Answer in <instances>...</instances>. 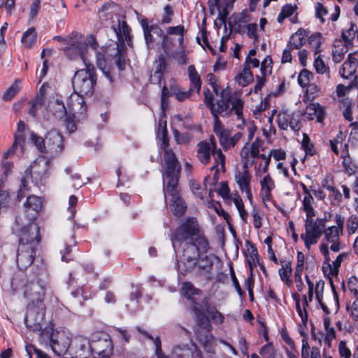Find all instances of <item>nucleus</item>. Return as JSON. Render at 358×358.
Masks as SVG:
<instances>
[{
    "mask_svg": "<svg viewBox=\"0 0 358 358\" xmlns=\"http://www.w3.org/2000/svg\"><path fill=\"white\" fill-rule=\"evenodd\" d=\"M45 292L36 283H30L25 286L24 297L29 301L24 316L26 327L33 332H40L43 341L50 343L54 353L58 356L64 355L70 348L71 340L64 332L52 328L42 329V322L45 315L44 303Z\"/></svg>",
    "mask_w": 358,
    "mask_h": 358,
    "instance_id": "1",
    "label": "nucleus"
},
{
    "mask_svg": "<svg viewBox=\"0 0 358 358\" xmlns=\"http://www.w3.org/2000/svg\"><path fill=\"white\" fill-rule=\"evenodd\" d=\"M182 289L184 296L192 303L191 310L197 325L195 330L196 339L206 352L215 353V341L212 334L213 327L210 321L216 324H222L224 316L207 297L202 299L203 308H201L200 303L194 296L201 294V290L195 287L192 282H184Z\"/></svg>",
    "mask_w": 358,
    "mask_h": 358,
    "instance_id": "2",
    "label": "nucleus"
},
{
    "mask_svg": "<svg viewBox=\"0 0 358 358\" xmlns=\"http://www.w3.org/2000/svg\"><path fill=\"white\" fill-rule=\"evenodd\" d=\"M17 238V248L16 252V264L20 271H26L31 266V273L34 279H43L48 275L47 265L44 260L36 259V250L41 243L42 236L40 227L37 224L29 223L22 227L16 234ZM35 283L34 281L27 282L25 286L30 283ZM43 289V287L38 283ZM24 290H23V292Z\"/></svg>",
    "mask_w": 358,
    "mask_h": 358,
    "instance_id": "3",
    "label": "nucleus"
},
{
    "mask_svg": "<svg viewBox=\"0 0 358 358\" xmlns=\"http://www.w3.org/2000/svg\"><path fill=\"white\" fill-rule=\"evenodd\" d=\"M203 103L209 109L210 113L216 111L220 106L224 107H230L234 110V114L237 117V120L244 122L243 117V106L244 101L236 94L232 93L229 90L224 89L220 91V99L214 102V94L208 88L203 90Z\"/></svg>",
    "mask_w": 358,
    "mask_h": 358,
    "instance_id": "4",
    "label": "nucleus"
},
{
    "mask_svg": "<svg viewBox=\"0 0 358 358\" xmlns=\"http://www.w3.org/2000/svg\"><path fill=\"white\" fill-rule=\"evenodd\" d=\"M180 173L181 171L178 169L175 172L168 171L166 173H163L164 197H166L167 194L171 196L170 208L178 217H182L187 211L186 203L180 195L178 187Z\"/></svg>",
    "mask_w": 358,
    "mask_h": 358,
    "instance_id": "5",
    "label": "nucleus"
},
{
    "mask_svg": "<svg viewBox=\"0 0 358 358\" xmlns=\"http://www.w3.org/2000/svg\"><path fill=\"white\" fill-rule=\"evenodd\" d=\"M48 108L57 119H62L66 115L67 110L70 113L85 114L87 106L83 99L71 94L67 99L66 106L64 104L63 96L58 94H52L49 97Z\"/></svg>",
    "mask_w": 358,
    "mask_h": 358,
    "instance_id": "6",
    "label": "nucleus"
},
{
    "mask_svg": "<svg viewBox=\"0 0 358 358\" xmlns=\"http://www.w3.org/2000/svg\"><path fill=\"white\" fill-rule=\"evenodd\" d=\"M171 240L180 243L196 241L199 245H203L206 241H208L197 219L194 217H187L173 231Z\"/></svg>",
    "mask_w": 358,
    "mask_h": 358,
    "instance_id": "7",
    "label": "nucleus"
},
{
    "mask_svg": "<svg viewBox=\"0 0 358 358\" xmlns=\"http://www.w3.org/2000/svg\"><path fill=\"white\" fill-rule=\"evenodd\" d=\"M97 83V75L94 66L92 64H87L85 69L78 70L72 79V85L78 98L83 96H91L94 92V87Z\"/></svg>",
    "mask_w": 358,
    "mask_h": 358,
    "instance_id": "8",
    "label": "nucleus"
},
{
    "mask_svg": "<svg viewBox=\"0 0 358 358\" xmlns=\"http://www.w3.org/2000/svg\"><path fill=\"white\" fill-rule=\"evenodd\" d=\"M210 142L201 141L197 144L196 157L203 165H208L210 162L211 156L214 158L213 165L210 171L218 173V166H221L223 171H225V155L222 150L217 148L213 137L210 138Z\"/></svg>",
    "mask_w": 358,
    "mask_h": 358,
    "instance_id": "9",
    "label": "nucleus"
},
{
    "mask_svg": "<svg viewBox=\"0 0 358 358\" xmlns=\"http://www.w3.org/2000/svg\"><path fill=\"white\" fill-rule=\"evenodd\" d=\"M210 248L208 241L203 245H199L196 241L185 242L182 257L183 261L178 264V269L182 275L192 271L196 267V259L201 253H207Z\"/></svg>",
    "mask_w": 358,
    "mask_h": 358,
    "instance_id": "10",
    "label": "nucleus"
},
{
    "mask_svg": "<svg viewBox=\"0 0 358 358\" xmlns=\"http://www.w3.org/2000/svg\"><path fill=\"white\" fill-rule=\"evenodd\" d=\"M114 345L110 336L106 331H95L90 340V351L99 358H110L113 355Z\"/></svg>",
    "mask_w": 358,
    "mask_h": 358,
    "instance_id": "11",
    "label": "nucleus"
},
{
    "mask_svg": "<svg viewBox=\"0 0 358 358\" xmlns=\"http://www.w3.org/2000/svg\"><path fill=\"white\" fill-rule=\"evenodd\" d=\"M78 36L82 38V36L78 33L72 32L71 34L68 45L63 48L64 54L70 59H81L85 66L90 64L87 62V44L85 41L78 38Z\"/></svg>",
    "mask_w": 358,
    "mask_h": 358,
    "instance_id": "12",
    "label": "nucleus"
},
{
    "mask_svg": "<svg viewBox=\"0 0 358 358\" xmlns=\"http://www.w3.org/2000/svg\"><path fill=\"white\" fill-rule=\"evenodd\" d=\"M169 146V138L166 128V123L162 129V144L161 147L164 150V160L165 164V169L163 173H166L168 171L171 172L177 171L178 169L181 171V166L171 148Z\"/></svg>",
    "mask_w": 358,
    "mask_h": 358,
    "instance_id": "13",
    "label": "nucleus"
},
{
    "mask_svg": "<svg viewBox=\"0 0 358 358\" xmlns=\"http://www.w3.org/2000/svg\"><path fill=\"white\" fill-rule=\"evenodd\" d=\"M185 31L184 25L179 24L177 26H170L166 29V34L162 30L161 35H157L162 39L161 46L165 54H168L170 49L175 45V38L172 36L173 35L178 36V42L179 47L183 46Z\"/></svg>",
    "mask_w": 358,
    "mask_h": 358,
    "instance_id": "14",
    "label": "nucleus"
},
{
    "mask_svg": "<svg viewBox=\"0 0 358 358\" xmlns=\"http://www.w3.org/2000/svg\"><path fill=\"white\" fill-rule=\"evenodd\" d=\"M48 164L33 162L26 169V176L30 177L31 182L36 186L44 185L49 176Z\"/></svg>",
    "mask_w": 358,
    "mask_h": 358,
    "instance_id": "15",
    "label": "nucleus"
},
{
    "mask_svg": "<svg viewBox=\"0 0 358 358\" xmlns=\"http://www.w3.org/2000/svg\"><path fill=\"white\" fill-rule=\"evenodd\" d=\"M264 145V141L259 138H256L248 148L244 146L241 151V157L244 169H248L254 165L255 159L259 157L260 148Z\"/></svg>",
    "mask_w": 358,
    "mask_h": 358,
    "instance_id": "16",
    "label": "nucleus"
},
{
    "mask_svg": "<svg viewBox=\"0 0 358 358\" xmlns=\"http://www.w3.org/2000/svg\"><path fill=\"white\" fill-rule=\"evenodd\" d=\"M47 153L52 156L59 155L64 149V136L58 131L53 129L46 134Z\"/></svg>",
    "mask_w": 358,
    "mask_h": 358,
    "instance_id": "17",
    "label": "nucleus"
},
{
    "mask_svg": "<svg viewBox=\"0 0 358 358\" xmlns=\"http://www.w3.org/2000/svg\"><path fill=\"white\" fill-rule=\"evenodd\" d=\"M305 227L306 234H301V238L304 241L306 247L309 248L310 245L317 242L323 234V230L313 222V220H306Z\"/></svg>",
    "mask_w": 358,
    "mask_h": 358,
    "instance_id": "18",
    "label": "nucleus"
},
{
    "mask_svg": "<svg viewBox=\"0 0 358 358\" xmlns=\"http://www.w3.org/2000/svg\"><path fill=\"white\" fill-rule=\"evenodd\" d=\"M24 212L27 214L29 223H32L36 220L41 208L42 201L41 197L36 195H29L27 197L26 201L24 203Z\"/></svg>",
    "mask_w": 358,
    "mask_h": 358,
    "instance_id": "19",
    "label": "nucleus"
},
{
    "mask_svg": "<svg viewBox=\"0 0 358 358\" xmlns=\"http://www.w3.org/2000/svg\"><path fill=\"white\" fill-rule=\"evenodd\" d=\"M250 20L251 17L247 8L243 9L241 13H233L229 21L231 31L239 34H243L245 26L242 25V24L247 23Z\"/></svg>",
    "mask_w": 358,
    "mask_h": 358,
    "instance_id": "20",
    "label": "nucleus"
},
{
    "mask_svg": "<svg viewBox=\"0 0 358 358\" xmlns=\"http://www.w3.org/2000/svg\"><path fill=\"white\" fill-rule=\"evenodd\" d=\"M173 354L175 358H203L202 352L195 344L177 346Z\"/></svg>",
    "mask_w": 358,
    "mask_h": 358,
    "instance_id": "21",
    "label": "nucleus"
},
{
    "mask_svg": "<svg viewBox=\"0 0 358 358\" xmlns=\"http://www.w3.org/2000/svg\"><path fill=\"white\" fill-rule=\"evenodd\" d=\"M140 24L143 29V36L146 45L148 48H150V45L153 46L155 43V39L153 37L152 33H154L156 35H161L162 34V29L156 24L149 25L148 20L145 17L141 19Z\"/></svg>",
    "mask_w": 358,
    "mask_h": 358,
    "instance_id": "22",
    "label": "nucleus"
},
{
    "mask_svg": "<svg viewBox=\"0 0 358 358\" xmlns=\"http://www.w3.org/2000/svg\"><path fill=\"white\" fill-rule=\"evenodd\" d=\"M25 131V124L23 121L19 120L17 123V131L14 135V142L10 147V148L4 153L3 158L7 159L8 156L14 154L16 148L20 146L22 149L24 145L25 138L24 136V132Z\"/></svg>",
    "mask_w": 358,
    "mask_h": 358,
    "instance_id": "23",
    "label": "nucleus"
},
{
    "mask_svg": "<svg viewBox=\"0 0 358 358\" xmlns=\"http://www.w3.org/2000/svg\"><path fill=\"white\" fill-rule=\"evenodd\" d=\"M118 41L121 44L124 45L126 41L129 46H132V38L131 36V28L125 20H118L117 27H114Z\"/></svg>",
    "mask_w": 358,
    "mask_h": 358,
    "instance_id": "24",
    "label": "nucleus"
},
{
    "mask_svg": "<svg viewBox=\"0 0 358 358\" xmlns=\"http://www.w3.org/2000/svg\"><path fill=\"white\" fill-rule=\"evenodd\" d=\"M224 108L220 107V106L217 108V110L213 113H210L213 120V131L216 135L219 134L222 131H227L224 129L222 123L219 118V116L222 117H229L233 113H234V110L231 109V107H224Z\"/></svg>",
    "mask_w": 358,
    "mask_h": 358,
    "instance_id": "25",
    "label": "nucleus"
},
{
    "mask_svg": "<svg viewBox=\"0 0 358 358\" xmlns=\"http://www.w3.org/2000/svg\"><path fill=\"white\" fill-rule=\"evenodd\" d=\"M261 185V190L259 192V196L264 202V204L266 206V201H269L271 198V191L275 187L274 182L271 176L267 174L264 178L260 181Z\"/></svg>",
    "mask_w": 358,
    "mask_h": 358,
    "instance_id": "26",
    "label": "nucleus"
},
{
    "mask_svg": "<svg viewBox=\"0 0 358 358\" xmlns=\"http://www.w3.org/2000/svg\"><path fill=\"white\" fill-rule=\"evenodd\" d=\"M248 253H245V259L250 270H254L257 266V262L259 260V254L257 248L250 241H245Z\"/></svg>",
    "mask_w": 358,
    "mask_h": 358,
    "instance_id": "27",
    "label": "nucleus"
},
{
    "mask_svg": "<svg viewBox=\"0 0 358 358\" xmlns=\"http://www.w3.org/2000/svg\"><path fill=\"white\" fill-rule=\"evenodd\" d=\"M115 64L119 71H123L130 60L127 58V50L123 44H117V50L115 53Z\"/></svg>",
    "mask_w": 358,
    "mask_h": 358,
    "instance_id": "28",
    "label": "nucleus"
},
{
    "mask_svg": "<svg viewBox=\"0 0 358 358\" xmlns=\"http://www.w3.org/2000/svg\"><path fill=\"white\" fill-rule=\"evenodd\" d=\"M213 266V261L212 258L208 255L199 257L196 259V267L198 272L200 273H210Z\"/></svg>",
    "mask_w": 358,
    "mask_h": 358,
    "instance_id": "29",
    "label": "nucleus"
},
{
    "mask_svg": "<svg viewBox=\"0 0 358 358\" xmlns=\"http://www.w3.org/2000/svg\"><path fill=\"white\" fill-rule=\"evenodd\" d=\"M188 76L190 81V88L195 89L197 93H199L201 88V76L198 73L194 65L192 64L187 69Z\"/></svg>",
    "mask_w": 358,
    "mask_h": 358,
    "instance_id": "30",
    "label": "nucleus"
},
{
    "mask_svg": "<svg viewBox=\"0 0 358 358\" xmlns=\"http://www.w3.org/2000/svg\"><path fill=\"white\" fill-rule=\"evenodd\" d=\"M37 34L34 27H29L22 35L21 41L27 49H30L36 42Z\"/></svg>",
    "mask_w": 358,
    "mask_h": 358,
    "instance_id": "31",
    "label": "nucleus"
},
{
    "mask_svg": "<svg viewBox=\"0 0 358 358\" xmlns=\"http://www.w3.org/2000/svg\"><path fill=\"white\" fill-rule=\"evenodd\" d=\"M282 267L279 268L278 273L280 279L285 282L287 287H291V262H285V261H280Z\"/></svg>",
    "mask_w": 358,
    "mask_h": 358,
    "instance_id": "32",
    "label": "nucleus"
},
{
    "mask_svg": "<svg viewBox=\"0 0 358 358\" xmlns=\"http://www.w3.org/2000/svg\"><path fill=\"white\" fill-rule=\"evenodd\" d=\"M253 81V74L248 64H243L241 73L238 75V83L246 86Z\"/></svg>",
    "mask_w": 358,
    "mask_h": 358,
    "instance_id": "33",
    "label": "nucleus"
},
{
    "mask_svg": "<svg viewBox=\"0 0 358 358\" xmlns=\"http://www.w3.org/2000/svg\"><path fill=\"white\" fill-rule=\"evenodd\" d=\"M245 169L242 174L238 173V176H236V182L241 191L246 190L250 187L251 176L249 171Z\"/></svg>",
    "mask_w": 358,
    "mask_h": 358,
    "instance_id": "34",
    "label": "nucleus"
},
{
    "mask_svg": "<svg viewBox=\"0 0 358 358\" xmlns=\"http://www.w3.org/2000/svg\"><path fill=\"white\" fill-rule=\"evenodd\" d=\"M308 32L300 28L295 34H292V48H299L306 41Z\"/></svg>",
    "mask_w": 358,
    "mask_h": 358,
    "instance_id": "35",
    "label": "nucleus"
},
{
    "mask_svg": "<svg viewBox=\"0 0 358 358\" xmlns=\"http://www.w3.org/2000/svg\"><path fill=\"white\" fill-rule=\"evenodd\" d=\"M189 51L185 49V44L183 43L182 47H180V50L173 53V58L180 65H185L188 61Z\"/></svg>",
    "mask_w": 358,
    "mask_h": 358,
    "instance_id": "36",
    "label": "nucleus"
},
{
    "mask_svg": "<svg viewBox=\"0 0 358 358\" xmlns=\"http://www.w3.org/2000/svg\"><path fill=\"white\" fill-rule=\"evenodd\" d=\"M313 202V198L308 194V195H306L303 200V210L306 213V220H313V217L315 216V211L312 206V203Z\"/></svg>",
    "mask_w": 358,
    "mask_h": 358,
    "instance_id": "37",
    "label": "nucleus"
},
{
    "mask_svg": "<svg viewBox=\"0 0 358 358\" xmlns=\"http://www.w3.org/2000/svg\"><path fill=\"white\" fill-rule=\"evenodd\" d=\"M31 140L32 143L36 145L38 150L43 154L47 153L46 149V136L43 138L41 136L37 135L34 132L31 134Z\"/></svg>",
    "mask_w": 358,
    "mask_h": 358,
    "instance_id": "38",
    "label": "nucleus"
},
{
    "mask_svg": "<svg viewBox=\"0 0 358 358\" xmlns=\"http://www.w3.org/2000/svg\"><path fill=\"white\" fill-rule=\"evenodd\" d=\"M233 201L237 210H238L241 218L243 221H245L248 215L247 211L245 210L244 203L243 202L242 198L240 196L238 192H236L234 194Z\"/></svg>",
    "mask_w": 358,
    "mask_h": 358,
    "instance_id": "39",
    "label": "nucleus"
},
{
    "mask_svg": "<svg viewBox=\"0 0 358 358\" xmlns=\"http://www.w3.org/2000/svg\"><path fill=\"white\" fill-rule=\"evenodd\" d=\"M75 113H67L64 115V124L66 129V130L69 133H73L77 129V125L75 121Z\"/></svg>",
    "mask_w": 358,
    "mask_h": 358,
    "instance_id": "40",
    "label": "nucleus"
},
{
    "mask_svg": "<svg viewBox=\"0 0 358 358\" xmlns=\"http://www.w3.org/2000/svg\"><path fill=\"white\" fill-rule=\"evenodd\" d=\"M277 122L280 129H287L291 127V115L287 112H280L277 116Z\"/></svg>",
    "mask_w": 358,
    "mask_h": 358,
    "instance_id": "41",
    "label": "nucleus"
},
{
    "mask_svg": "<svg viewBox=\"0 0 358 358\" xmlns=\"http://www.w3.org/2000/svg\"><path fill=\"white\" fill-rule=\"evenodd\" d=\"M331 320L330 317H326L324 319V327L326 331L325 341L328 343L330 346L331 341L336 338V332L334 327H330Z\"/></svg>",
    "mask_w": 358,
    "mask_h": 358,
    "instance_id": "42",
    "label": "nucleus"
},
{
    "mask_svg": "<svg viewBox=\"0 0 358 358\" xmlns=\"http://www.w3.org/2000/svg\"><path fill=\"white\" fill-rule=\"evenodd\" d=\"M19 81L15 80L14 83L10 86L2 96V99L5 101H9L19 92L20 87L18 85Z\"/></svg>",
    "mask_w": 358,
    "mask_h": 358,
    "instance_id": "43",
    "label": "nucleus"
},
{
    "mask_svg": "<svg viewBox=\"0 0 358 358\" xmlns=\"http://www.w3.org/2000/svg\"><path fill=\"white\" fill-rule=\"evenodd\" d=\"M87 348L90 350V341L80 339L76 343L75 354L77 357L85 358Z\"/></svg>",
    "mask_w": 358,
    "mask_h": 358,
    "instance_id": "44",
    "label": "nucleus"
},
{
    "mask_svg": "<svg viewBox=\"0 0 358 358\" xmlns=\"http://www.w3.org/2000/svg\"><path fill=\"white\" fill-rule=\"evenodd\" d=\"M324 238L327 242L339 241L338 228L335 226L330 227L323 231Z\"/></svg>",
    "mask_w": 358,
    "mask_h": 358,
    "instance_id": "45",
    "label": "nucleus"
},
{
    "mask_svg": "<svg viewBox=\"0 0 358 358\" xmlns=\"http://www.w3.org/2000/svg\"><path fill=\"white\" fill-rule=\"evenodd\" d=\"M107 49L108 48L106 46H102L99 50H96V64L98 68H104L105 64H106V54Z\"/></svg>",
    "mask_w": 358,
    "mask_h": 358,
    "instance_id": "46",
    "label": "nucleus"
},
{
    "mask_svg": "<svg viewBox=\"0 0 358 358\" xmlns=\"http://www.w3.org/2000/svg\"><path fill=\"white\" fill-rule=\"evenodd\" d=\"M212 208L214 209L215 213L219 215L222 216L224 220L226 221L229 226H231L230 223V215L226 212L222 208L220 202L216 201L215 203L212 204Z\"/></svg>",
    "mask_w": 358,
    "mask_h": 358,
    "instance_id": "47",
    "label": "nucleus"
},
{
    "mask_svg": "<svg viewBox=\"0 0 358 358\" xmlns=\"http://www.w3.org/2000/svg\"><path fill=\"white\" fill-rule=\"evenodd\" d=\"M50 89H51V87L49 83L46 82L43 83L35 97L39 103H45L46 95Z\"/></svg>",
    "mask_w": 358,
    "mask_h": 358,
    "instance_id": "48",
    "label": "nucleus"
},
{
    "mask_svg": "<svg viewBox=\"0 0 358 358\" xmlns=\"http://www.w3.org/2000/svg\"><path fill=\"white\" fill-rule=\"evenodd\" d=\"M355 27V25L354 24H351V27L342 33V38L346 45L352 44V40L354 39L356 34Z\"/></svg>",
    "mask_w": 358,
    "mask_h": 358,
    "instance_id": "49",
    "label": "nucleus"
},
{
    "mask_svg": "<svg viewBox=\"0 0 358 358\" xmlns=\"http://www.w3.org/2000/svg\"><path fill=\"white\" fill-rule=\"evenodd\" d=\"M13 168V164L11 162H6L2 163L1 169L3 170V173L0 176L1 184H4L7 180V178L11 173Z\"/></svg>",
    "mask_w": 358,
    "mask_h": 358,
    "instance_id": "50",
    "label": "nucleus"
},
{
    "mask_svg": "<svg viewBox=\"0 0 358 358\" xmlns=\"http://www.w3.org/2000/svg\"><path fill=\"white\" fill-rule=\"evenodd\" d=\"M260 355L265 358H275V352L273 345L268 343L261 348Z\"/></svg>",
    "mask_w": 358,
    "mask_h": 358,
    "instance_id": "51",
    "label": "nucleus"
},
{
    "mask_svg": "<svg viewBox=\"0 0 358 358\" xmlns=\"http://www.w3.org/2000/svg\"><path fill=\"white\" fill-rule=\"evenodd\" d=\"M173 137L177 144H187L190 141L189 136L187 133H181L178 129L173 131Z\"/></svg>",
    "mask_w": 358,
    "mask_h": 358,
    "instance_id": "52",
    "label": "nucleus"
},
{
    "mask_svg": "<svg viewBox=\"0 0 358 358\" xmlns=\"http://www.w3.org/2000/svg\"><path fill=\"white\" fill-rule=\"evenodd\" d=\"M310 76H313V73L306 69H303L298 76L299 84L302 87L308 86L310 82Z\"/></svg>",
    "mask_w": 358,
    "mask_h": 358,
    "instance_id": "53",
    "label": "nucleus"
},
{
    "mask_svg": "<svg viewBox=\"0 0 358 358\" xmlns=\"http://www.w3.org/2000/svg\"><path fill=\"white\" fill-rule=\"evenodd\" d=\"M343 164L345 167V172L348 175L351 176L355 173L357 166L352 162L350 156L343 157Z\"/></svg>",
    "mask_w": 358,
    "mask_h": 358,
    "instance_id": "54",
    "label": "nucleus"
},
{
    "mask_svg": "<svg viewBox=\"0 0 358 358\" xmlns=\"http://www.w3.org/2000/svg\"><path fill=\"white\" fill-rule=\"evenodd\" d=\"M164 13L162 15L161 24H164L171 23L172 22L173 16L174 15V12L172 7L170 5H166L164 7Z\"/></svg>",
    "mask_w": 358,
    "mask_h": 358,
    "instance_id": "55",
    "label": "nucleus"
},
{
    "mask_svg": "<svg viewBox=\"0 0 358 358\" xmlns=\"http://www.w3.org/2000/svg\"><path fill=\"white\" fill-rule=\"evenodd\" d=\"M334 48L335 49L333 50L332 51L333 60L336 63H338L344 58V55L347 52L348 48L346 47L343 46L342 48H340V50H337V47L335 45Z\"/></svg>",
    "mask_w": 358,
    "mask_h": 358,
    "instance_id": "56",
    "label": "nucleus"
},
{
    "mask_svg": "<svg viewBox=\"0 0 358 358\" xmlns=\"http://www.w3.org/2000/svg\"><path fill=\"white\" fill-rule=\"evenodd\" d=\"M217 136L219 138L220 145L223 147L224 150H227L229 148V141L230 137L229 131H222L217 135Z\"/></svg>",
    "mask_w": 358,
    "mask_h": 358,
    "instance_id": "57",
    "label": "nucleus"
},
{
    "mask_svg": "<svg viewBox=\"0 0 358 358\" xmlns=\"http://www.w3.org/2000/svg\"><path fill=\"white\" fill-rule=\"evenodd\" d=\"M245 27L247 29V36L257 41L258 40L257 24L256 23H249Z\"/></svg>",
    "mask_w": 358,
    "mask_h": 358,
    "instance_id": "58",
    "label": "nucleus"
},
{
    "mask_svg": "<svg viewBox=\"0 0 358 358\" xmlns=\"http://www.w3.org/2000/svg\"><path fill=\"white\" fill-rule=\"evenodd\" d=\"M291 16V3H287L282 6L280 13L278 14L277 20L279 23H282L284 20Z\"/></svg>",
    "mask_w": 358,
    "mask_h": 358,
    "instance_id": "59",
    "label": "nucleus"
},
{
    "mask_svg": "<svg viewBox=\"0 0 358 358\" xmlns=\"http://www.w3.org/2000/svg\"><path fill=\"white\" fill-rule=\"evenodd\" d=\"M4 184L0 183V210L6 208L9 199V192L3 190Z\"/></svg>",
    "mask_w": 358,
    "mask_h": 358,
    "instance_id": "60",
    "label": "nucleus"
},
{
    "mask_svg": "<svg viewBox=\"0 0 358 358\" xmlns=\"http://www.w3.org/2000/svg\"><path fill=\"white\" fill-rule=\"evenodd\" d=\"M217 193L220 195L224 199H229L230 197V189L229 187L228 183L226 181L221 182L220 186L217 189Z\"/></svg>",
    "mask_w": 358,
    "mask_h": 358,
    "instance_id": "61",
    "label": "nucleus"
},
{
    "mask_svg": "<svg viewBox=\"0 0 358 358\" xmlns=\"http://www.w3.org/2000/svg\"><path fill=\"white\" fill-rule=\"evenodd\" d=\"M358 228V219L356 216L352 215L348 220L347 229L349 234H353Z\"/></svg>",
    "mask_w": 358,
    "mask_h": 358,
    "instance_id": "62",
    "label": "nucleus"
},
{
    "mask_svg": "<svg viewBox=\"0 0 358 358\" xmlns=\"http://www.w3.org/2000/svg\"><path fill=\"white\" fill-rule=\"evenodd\" d=\"M252 216L253 218V225L255 228L259 229L262 227V216L258 208H254L252 210Z\"/></svg>",
    "mask_w": 358,
    "mask_h": 358,
    "instance_id": "63",
    "label": "nucleus"
},
{
    "mask_svg": "<svg viewBox=\"0 0 358 358\" xmlns=\"http://www.w3.org/2000/svg\"><path fill=\"white\" fill-rule=\"evenodd\" d=\"M154 344L155 345V355L157 358H169L168 356H166L162 349V343L161 340L159 336H157L154 339Z\"/></svg>",
    "mask_w": 358,
    "mask_h": 358,
    "instance_id": "64",
    "label": "nucleus"
}]
</instances>
